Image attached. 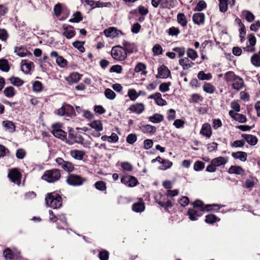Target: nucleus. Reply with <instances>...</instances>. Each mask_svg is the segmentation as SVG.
I'll return each instance as SVG.
<instances>
[{"mask_svg":"<svg viewBox=\"0 0 260 260\" xmlns=\"http://www.w3.org/2000/svg\"><path fill=\"white\" fill-rule=\"evenodd\" d=\"M45 202L47 206L53 209H58L62 206V199L59 193L52 192L46 194Z\"/></svg>","mask_w":260,"mask_h":260,"instance_id":"f257e3e1","label":"nucleus"},{"mask_svg":"<svg viewBox=\"0 0 260 260\" xmlns=\"http://www.w3.org/2000/svg\"><path fill=\"white\" fill-rule=\"evenodd\" d=\"M61 177L60 171L53 169L45 171L42 179L49 183H54L58 181Z\"/></svg>","mask_w":260,"mask_h":260,"instance_id":"f03ea898","label":"nucleus"},{"mask_svg":"<svg viewBox=\"0 0 260 260\" xmlns=\"http://www.w3.org/2000/svg\"><path fill=\"white\" fill-rule=\"evenodd\" d=\"M111 55L114 59L119 61H123L127 57L126 53L123 47L119 45L112 47Z\"/></svg>","mask_w":260,"mask_h":260,"instance_id":"7ed1b4c3","label":"nucleus"},{"mask_svg":"<svg viewBox=\"0 0 260 260\" xmlns=\"http://www.w3.org/2000/svg\"><path fill=\"white\" fill-rule=\"evenodd\" d=\"M56 114L67 117H72L76 115L74 107L66 103H64L62 107L56 111Z\"/></svg>","mask_w":260,"mask_h":260,"instance_id":"20e7f679","label":"nucleus"},{"mask_svg":"<svg viewBox=\"0 0 260 260\" xmlns=\"http://www.w3.org/2000/svg\"><path fill=\"white\" fill-rule=\"evenodd\" d=\"M84 139L82 135L79 133H74V131L70 130L69 133L68 139L67 140V143L69 144L74 143L83 144Z\"/></svg>","mask_w":260,"mask_h":260,"instance_id":"39448f33","label":"nucleus"},{"mask_svg":"<svg viewBox=\"0 0 260 260\" xmlns=\"http://www.w3.org/2000/svg\"><path fill=\"white\" fill-rule=\"evenodd\" d=\"M191 205H192V208L200 210L202 212L204 211H210L213 210V207H218V205L217 204H212V205H205L202 201L197 200L194 202L191 203Z\"/></svg>","mask_w":260,"mask_h":260,"instance_id":"423d86ee","label":"nucleus"},{"mask_svg":"<svg viewBox=\"0 0 260 260\" xmlns=\"http://www.w3.org/2000/svg\"><path fill=\"white\" fill-rule=\"evenodd\" d=\"M85 179L79 175L70 174L67 178L66 181L68 184L72 186L81 185Z\"/></svg>","mask_w":260,"mask_h":260,"instance_id":"0eeeda50","label":"nucleus"},{"mask_svg":"<svg viewBox=\"0 0 260 260\" xmlns=\"http://www.w3.org/2000/svg\"><path fill=\"white\" fill-rule=\"evenodd\" d=\"M8 177L14 183L19 185L21 183V174L17 169L14 168L10 170Z\"/></svg>","mask_w":260,"mask_h":260,"instance_id":"6e6552de","label":"nucleus"},{"mask_svg":"<svg viewBox=\"0 0 260 260\" xmlns=\"http://www.w3.org/2000/svg\"><path fill=\"white\" fill-rule=\"evenodd\" d=\"M121 182L128 187H134L138 184L137 179L131 175H124L121 178Z\"/></svg>","mask_w":260,"mask_h":260,"instance_id":"1a4fd4ad","label":"nucleus"},{"mask_svg":"<svg viewBox=\"0 0 260 260\" xmlns=\"http://www.w3.org/2000/svg\"><path fill=\"white\" fill-rule=\"evenodd\" d=\"M122 45L127 55V54L136 53L138 51V46L134 43H130L126 41H123L122 42Z\"/></svg>","mask_w":260,"mask_h":260,"instance_id":"9d476101","label":"nucleus"},{"mask_svg":"<svg viewBox=\"0 0 260 260\" xmlns=\"http://www.w3.org/2000/svg\"><path fill=\"white\" fill-rule=\"evenodd\" d=\"M55 161L66 171L72 172L74 169V167L71 162L66 161L61 157H57Z\"/></svg>","mask_w":260,"mask_h":260,"instance_id":"9b49d317","label":"nucleus"},{"mask_svg":"<svg viewBox=\"0 0 260 260\" xmlns=\"http://www.w3.org/2000/svg\"><path fill=\"white\" fill-rule=\"evenodd\" d=\"M171 75L170 71L165 65L161 66L158 68V73L156 75L157 78H167Z\"/></svg>","mask_w":260,"mask_h":260,"instance_id":"f8f14e48","label":"nucleus"},{"mask_svg":"<svg viewBox=\"0 0 260 260\" xmlns=\"http://www.w3.org/2000/svg\"><path fill=\"white\" fill-rule=\"evenodd\" d=\"M203 212L200 210L196 209L193 208H190L188 209L187 212V215L189 216V218L192 220H197L198 217L201 216L203 215Z\"/></svg>","mask_w":260,"mask_h":260,"instance_id":"ddd939ff","label":"nucleus"},{"mask_svg":"<svg viewBox=\"0 0 260 260\" xmlns=\"http://www.w3.org/2000/svg\"><path fill=\"white\" fill-rule=\"evenodd\" d=\"M212 134V132L210 124L208 123L203 124L200 131V134L209 138L211 137Z\"/></svg>","mask_w":260,"mask_h":260,"instance_id":"4468645a","label":"nucleus"},{"mask_svg":"<svg viewBox=\"0 0 260 260\" xmlns=\"http://www.w3.org/2000/svg\"><path fill=\"white\" fill-rule=\"evenodd\" d=\"M63 35L66 37V38L70 39L72 38L75 36L76 32L74 29V27L69 25L66 26L65 25H63Z\"/></svg>","mask_w":260,"mask_h":260,"instance_id":"2eb2a0df","label":"nucleus"},{"mask_svg":"<svg viewBox=\"0 0 260 260\" xmlns=\"http://www.w3.org/2000/svg\"><path fill=\"white\" fill-rule=\"evenodd\" d=\"M82 75L77 72H73L66 78V80L69 84H72L77 83L81 78Z\"/></svg>","mask_w":260,"mask_h":260,"instance_id":"dca6fc26","label":"nucleus"},{"mask_svg":"<svg viewBox=\"0 0 260 260\" xmlns=\"http://www.w3.org/2000/svg\"><path fill=\"white\" fill-rule=\"evenodd\" d=\"M145 208V204L143 200L140 198L138 202L135 203L132 206V209L135 212H142L144 211Z\"/></svg>","mask_w":260,"mask_h":260,"instance_id":"f3484780","label":"nucleus"},{"mask_svg":"<svg viewBox=\"0 0 260 260\" xmlns=\"http://www.w3.org/2000/svg\"><path fill=\"white\" fill-rule=\"evenodd\" d=\"M192 20L194 24L198 25L203 24L205 22V15L203 13H194L192 16Z\"/></svg>","mask_w":260,"mask_h":260,"instance_id":"a211bd4d","label":"nucleus"},{"mask_svg":"<svg viewBox=\"0 0 260 260\" xmlns=\"http://www.w3.org/2000/svg\"><path fill=\"white\" fill-rule=\"evenodd\" d=\"M140 129L143 133L151 135H153L156 131L155 126L150 124H143L140 127Z\"/></svg>","mask_w":260,"mask_h":260,"instance_id":"6ab92c4d","label":"nucleus"},{"mask_svg":"<svg viewBox=\"0 0 260 260\" xmlns=\"http://www.w3.org/2000/svg\"><path fill=\"white\" fill-rule=\"evenodd\" d=\"M104 33L105 35L107 37L114 38L118 36L119 34H121L122 32L120 30H117L116 28L113 27H110L104 30Z\"/></svg>","mask_w":260,"mask_h":260,"instance_id":"aec40b11","label":"nucleus"},{"mask_svg":"<svg viewBox=\"0 0 260 260\" xmlns=\"http://www.w3.org/2000/svg\"><path fill=\"white\" fill-rule=\"evenodd\" d=\"M128 110L133 113L140 114L144 110V105L142 103H137L131 105Z\"/></svg>","mask_w":260,"mask_h":260,"instance_id":"412c9836","label":"nucleus"},{"mask_svg":"<svg viewBox=\"0 0 260 260\" xmlns=\"http://www.w3.org/2000/svg\"><path fill=\"white\" fill-rule=\"evenodd\" d=\"M70 154L74 158L77 160H82L85 155V152L84 150L74 149L70 151Z\"/></svg>","mask_w":260,"mask_h":260,"instance_id":"4be33fe9","label":"nucleus"},{"mask_svg":"<svg viewBox=\"0 0 260 260\" xmlns=\"http://www.w3.org/2000/svg\"><path fill=\"white\" fill-rule=\"evenodd\" d=\"M242 137L250 145L254 146L257 143V138L256 136L249 134H242Z\"/></svg>","mask_w":260,"mask_h":260,"instance_id":"5701e85b","label":"nucleus"},{"mask_svg":"<svg viewBox=\"0 0 260 260\" xmlns=\"http://www.w3.org/2000/svg\"><path fill=\"white\" fill-rule=\"evenodd\" d=\"M232 87L237 90H240L244 87V81L243 79L239 76L232 82Z\"/></svg>","mask_w":260,"mask_h":260,"instance_id":"b1692460","label":"nucleus"},{"mask_svg":"<svg viewBox=\"0 0 260 260\" xmlns=\"http://www.w3.org/2000/svg\"><path fill=\"white\" fill-rule=\"evenodd\" d=\"M156 203L161 207L164 208L165 210H168L169 208L173 206V203L170 200L164 199L162 201L157 200Z\"/></svg>","mask_w":260,"mask_h":260,"instance_id":"393cba45","label":"nucleus"},{"mask_svg":"<svg viewBox=\"0 0 260 260\" xmlns=\"http://www.w3.org/2000/svg\"><path fill=\"white\" fill-rule=\"evenodd\" d=\"M177 22L183 28L187 27L188 21L184 13H178L177 15Z\"/></svg>","mask_w":260,"mask_h":260,"instance_id":"a878e982","label":"nucleus"},{"mask_svg":"<svg viewBox=\"0 0 260 260\" xmlns=\"http://www.w3.org/2000/svg\"><path fill=\"white\" fill-rule=\"evenodd\" d=\"M179 63L182 67L183 70H187L194 65V63L191 61L187 57L180 59L179 60Z\"/></svg>","mask_w":260,"mask_h":260,"instance_id":"bb28decb","label":"nucleus"},{"mask_svg":"<svg viewBox=\"0 0 260 260\" xmlns=\"http://www.w3.org/2000/svg\"><path fill=\"white\" fill-rule=\"evenodd\" d=\"M229 174H235L243 175L244 174V169L240 166H232L228 170Z\"/></svg>","mask_w":260,"mask_h":260,"instance_id":"cd10ccee","label":"nucleus"},{"mask_svg":"<svg viewBox=\"0 0 260 260\" xmlns=\"http://www.w3.org/2000/svg\"><path fill=\"white\" fill-rule=\"evenodd\" d=\"M232 156L235 159H239L242 161H245L247 160V153L243 151H238L236 152H233Z\"/></svg>","mask_w":260,"mask_h":260,"instance_id":"c85d7f7f","label":"nucleus"},{"mask_svg":"<svg viewBox=\"0 0 260 260\" xmlns=\"http://www.w3.org/2000/svg\"><path fill=\"white\" fill-rule=\"evenodd\" d=\"M21 70L25 74L28 73L31 68L34 67V63L32 62H26L25 60H22L21 62Z\"/></svg>","mask_w":260,"mask_h":260,"instance_id":"c756f323","label":"nucleus"},{"mask_svg":"<svg viewBox=\"0 0 260 260\" xmlns=\"http://www.w3.org/2000/svg\"><path fill=\"white\" fill-rule=\"evenodd\" d=\"M211 161L212 164L217 167L226 164L228 159L222 156H219L213 159Z\"/></svg>","mask_w":260,"mask_h":260,"instance_id":"7c9ffc66","label":"nucleus"},{"mask_svg":"<svg viewBox=\"0 0 260 260\" xmlns=\"http://www.w3.org/2000/svg\"><path fill=\"white\" fill-rule=\"evenodd\" d=\"M149 121L153 123H158L163 121L164 116L162 115L155 113L153 115L148 117Z\"/></svg>","mask_w":260,"mask_h":260,"instance_id":"2f4dec72","label":"nucleus"},{"mask_svg":"<svg viewBox=\"0 0 260 260\" xmlns=\"http://www.w3.org/2000/svg\"><path fill=\"white\" fill-rule=\"evenodd\" d=\"M88 125L96 130L97 132H99L103 130V124L101 121L99 120H94L90 123L88 124Z\"/></svg>","mask_w":260,"mask_h":260,"instance_id":"473e14b6","label":"nucleus"},{"mask_svg":"<svg viewBox=\"0 0 260 260\" xmlns=\"http://www.w3.org/2000/svg\"><path fill=\"white\" fill-rule=\"evenodd\" d=\"M203 88L205 92L210 94L213 93L216 90L215 87L212 84L208 82L204 83Z\"/></svg>","mask_w":260,"mask_h":260,"instance_id":"72a5a7b5","label":"nucleus"},{"mask_svg":"<svg viewBox=\"0 0 260 260\" xmlns=\"http://www.w3.org/2000/svg\"><path fill=\"white\" fill-rule=\"evenodd\" d=\"M251 63L256 67H260V51L258 53L253 54L251 57Z\"/></svg>","mask_w":260,"mask_h":260,"instance_id":"f704fd0d","label":"nucleus"},{"mask_svg":"<svg viewBox=\"0 0 260 260\" xmlns=\"http://www.w3.org/2000/svg\"><path fill=\"white\" fill-rule=\"evenodd\" d=\"M0 70L6 72H8L10 70V66L7 59H0Z\"/></svg>","mask_w":260,"mask_h":260,"instance_id":"c9c22d12","label":"nucleus"},{"mask_svg":"<svg viewBox=\"0 0 260 260\" xmlns=\"http://www.w3.org/2000/svg\"><path fill=\"white\" fill-rule=\"evenodd\" d=\"M52 134L55 137L60 139L62 140H66L67 142V134L66 132H65L62 129H61L60 131H57L56 132H54L53 133H52Z\"/></svg>","mask_w":260,"mask_h":260,"instance_id":"e433bc0d","label":"nucleus"},{"mask_svg":"<svg viewBox=\"0 0 260 260\" xmlns=\"http://www.w3.org/2000/svg\"><path fill=\"white\" fill-rule=\"evenodd\" d=\"M3 125L6 129L9 130L11 132L15 131V125L14 123L9 120H6L3 122Z\"/></svg>","mask_w":260,"mask_h":260,"instance_id":"4c0bfd02","label":"nucleus"},{"mask_svg":"<svg viewBox=\"0 0 260 260\" xmlns=\"http://www.w3.org/2000/svg\"><path fill=\"white\" fill-rule=\"evenodd\" d=\"M219 220L220 218H218L216 215L214 214H208L206 216L205 221L207 223L213 224Z\"/></svg>","mask_w":260,"mask_h":260,"instance_id":"58836bf2","label":"nucleus"},{"mask_svg":"<svg viewBox=\"0 0 260 260\" xmlns=\"http://www.w3.org/2000/svg\"><path fill=\"white\" fill-rule=\"evenodd\" d=\"M83 19L82 14L80 12L77 11L73 15V18L69 20V22L72 23H78Z\"/></svg>","mask_w":260,"mask_h":260,"instance_id":"ea45409f","label":"nucleus"},{"mask_svg":"<svg viewBox=\"0 0 260 260\" xmlns=\"http://www.w3.org/2000/svg\"><path fill=\"white\" fill-rule=\"evenodd\" d=\"M212 77L211 73L206 74L203 71H200L198 74V78L200 80H209Z\"/></svg>","mask_w":260,"mask_h":260,"instance_id":"a19ab883","label":"nucleus"},{"mask_svg":"<svg viewBox=\"0 0 260 260\" xmlns=\"http://www.w3.org/2000/svg\"><path fill=\"white\" fill-rule=\"evenodd\" d=\"M4 93L8 98H12L15 94V89L12 86L7 87L4 90Z\"/></svg>","mask_w":260,"mask_h":260,"instance_id":"79ce46f5","label":"nucleus"},{"mask_svg":"<svg viewBox=\"0 0 260 260\" xmlns=\"http://www.w3.org/2000/svg\"><path fill=\"white\" fill-rule=\"evenodd\" d=\"M218 1L220 11L225 13L228 10V0H218Z\"/></svg>","mask_w":260,"mask_h":260,"instance_id":"37998d69","label":"nucleus"},{"mask_svg":"<svg viewBox=\"0 0 260 260\" xmlns=\"http://www.w3.org/2000/svg\"><path fill=\"white\" fill-rule=\"evenodd\" d=\"M15 52L20 57H24L26 55L28 51L22 47H16Z\"/></svg>","mask_w":260,"mask_h":260,"instance_id":"c03bdc74","label":"nucleus"},{"mask_svg":"<svg viewBox=\"0 0 260 260\" xmlns=\"http://www.w3.org/2000/svg\"><path fill=\"white\" fill-rule=\"evenodd\" d=\"M160 164H162V166L160 167L159 169L162 170H167V169L170 168L172 165L173 163L172 161H170L168 159H162Z\"/></svg>","mask_w":260,"mask_h":260,"instance_id":"a18cd8bd","label":"nucleus"},{"mask_svg":"<svg viewBox=\"0 0 260 260\" xmlns=\"http://www.w3.org/2000/svg\"><path fill=\"white\" fill-rule=\"evenodd\" d=\"M237 77H238V76L236 75L232 71L228 72L224 75V79L228 82H232Z\"/></svg>","mask_w":260,"mask_h":260,"instance_id":"49530a36","label":"nucleus"},{"mask_svg":"<svg viewBox=\"0 0 260 260\" xmlns=\"http://www.w3.org/2000/svg\"><path fill=\"white\" fill-rule=\"evenodd\" d=\"M146 69V66H145V64L142 62H139L136 66L134 70L136 73H139L141 71H142L143 74L146 75L147 73V72L145 71Z\"/></svg>","mask_w":260,"mask_h":260,"instance_id":"de8ad7c7","label":"nucleus"},{"mask_svg":"<svg viewBox=\"0 0 260 260\" xmlns=\"http://www.w3.org/2000/svg\"><path fill=\"white\" fill-rule=\"evenodd\" d=\"M56 62L59 67L62 68H66L68 64L67 60L61 56H59L56 58Z\"/></svg>","mask_w":260,"mask_h":260,"instance_id":"09e8293b","label":"nucleus"},{"mask_svg":"<svg viewBox=\"0 0 260 260\" xmlns=\"http://www.w3.org/2000/svg\"><path fill=\"white\" fill-rule=\"evenodd\" d=\"M95 188L100 191H105L106 190V183L103 181H96L94 184Z\"/></svg>","mask_w":260,"mask_h":260,"instance_id":"8fccbe9b","label":"nucleus"},{"mask_svg":"<svg viewBox=\"0 0 260 260\" xmlns=\"http://www.w3.org/2000/svg\"><path fill=\"white\" fill-rule=\"evenodd\" d=\"M3 255L6 259H12L14 258V253L9 248H7L4 250Z\"/></svg>","mask_w":260,"mask_h":260,"instance_id":"3c124183","label":"nucleus"},{"mask_svg":"<svg viewBox=\"0 0 260 260\" xmlns=\"http://www.w3.org/2000/svg\"><path fill=\"white\" fill-rule=\"evenodd\" d=\"M84 42L76 41L73 43V46L77 48L80 52H84L85 51V48L83 46Z\"/></svg>","mask_w":260,"mask_h":260,"instance_id":"603ef678","label":"nucleus"},{"mask_svg":"<svg viewBox=\"0 0 260 260\" xmlns=\"http://www.w3.org/2000/svg\"><path fill=\"white\" fill-rule=\"evenodd\" d=\"M10 81L12 84L16 86H20L24 83V82L18 77H12L10 78Z\"/></svg>","mask_w":260,"mask_h":260,"instance_id":"864d4df0","label":"nucleus"},{"mask_svg":"<svg viewBox=\"0 0 260 260\" xmlns=\"http://www.w3.org/2000/svg\"><path fill=\"white\" fill-rule=\"evenodd\" d=\"M105 96L111 100L115 99L116 96L115 93L111 89L107 88L104 92Z\"/></svg>","mask_w":260,"mask_h":260,"instance_id":"5fc2aeb1","label":"nucleus"},{"mask_svg":"<svg viewBox=\"0 0 260 260\" xmlns=\"http://www.w3.org/2000/svg\"><path fill=\"white\" fill-rule=\"evenodd\" d=\"M156 98L155 102L157 105L165 106L167 105V102L161 98V95L159 92H156Z\"/></svg>","mask_w":260,"mask_h":260,"instance_id":"6e6d98bb","label":"nucleus"},{"mask_svg":"<svg viewBox=\"0 0 260 260\" xmlns=\"http://www.w3.org/2000/svg\"><path fill=\"white\" fill-rule=\"evenodd\" d=\"M207 7V4L204 1H200L194 9V11H201Z\"/></svg>","mask_w":260,"mask_h":260,"instance_id":"4d7b16f0","label":"nucleus"},{"mask_svg":"<svg viewBox=\"0 0 260 260\" xmlns=\"http://www.w3.org/2000/svg\"><path fill=\"white\" fill-rule=\"evenodd\" d=\"M161 6L163 8H170L174 5V0H160Z\"/></svg>","mask_w":260,"mask_h":260,"instance_id":"13d9d810","label":"nucleus"},{"mask_svg":"<svg viewBox=\"0 0 260 260\" xmlns=\"http://www.w3.org/2000/svg\"><path fill=\"white\" fill-rule=\"evenodd\" d=\"M245 140H236L231 143L230 145L233 148L243 147L245 145Z\"/></svg>","mask_w":260,"mask_h":260,"instance_id":"bf43d9fd","label":"nucleus"},{"mask_svg":"<svg viewBox=\"0 0 260 260\" xmlns=\"http://www.w3.org/2000/svg\"><path fill=\"white\" fill-rule=\"evenodd\" d=\"M180 32L179 29L178 27L174 26L171 27L169 29L168 33L169 35L171 36H177Z\"/></svg>","mask_w":260,"mask_h":260,"instance_id":"052dcab7","label":"nucleus"},{"mask_svg":"<svg viewBox=\"0 0 260 260\" xmlns=\"http://www.w3.org/2000/svg\"><path fill=\"white\" fill-rule=\"evenodd\" d=\"M187 55L192 60H194L198 56L197 52L192 49L189 48L187 50Z\"/></svg>","mask_w":260,"mask_h":260,"instance_id":"680f3d73","label":"nucleus"},{"mask_svg":"<svg viewBox=\"0 0 260 260\" xmlns=\"http://www.w3.org/2000/svg\"><path fill=\"white\" fill-rule=\"evenodd\" d=\"M243 13H245V18L248 22H251L254 20L255 16L251 12L245 11Z\"/></svg>","mask_w":260,"mask_h":260,"instance_id":"e2e57ef3","label":"nucleus"},{"mask_svg":"<svg viewBox=\"0 0 260 260\" xmlns=\"http://www.w3.org/2000/svg\"><path fill=\"white\" fill-rule=\"evenodd\" d=\"M152 51L154 55H158L162 53V48L159 44H157L153 46Z\"/></svg>","mask_w":260,"mask_h":260,"instance_id":"0e129e2a","label":"nucleus"},{"mask_svg":"<svg viewBox=\"0 0 260 260\" xmlns=\"http://www.w3.org/2000/svg\"><path fill=\"white\" fill-rule=\"evenodd\" d=\"M122 71V68L121 66L116 64L112 66L110 69L109 72L111 73H116L118 74L121 73Z\"/></svg>","mask_w":260,"mask_h":260,"instance_id":"69168bd1","label":"nucleus"},{"mask_svg":"<svg viewBox=\"0 0 260 260\" xmlns=\"http://www.w3.org/2000/svg\"><path fill=\"white\" fill-rule=\"evenodd\" d=\"M137 140V137L136 134H129L126 137V142L129 144H133L135 142H136Z\"/></svg>","mask_w":260,"mask_h":260,"instance_id":"338daca9","label":"nucleus"},{"mask_svg":"<svg viewBox=\"0 0 260 260\" xmlns=\"http://www.w3.org/2000/svg\"><path fill=\"white\" fill-rule=\"evenodd\" d=\"M109 253L107 250H103L99 253L100 260H108Z\"/></svg>","mask_w":260,"mask_h":260,"instance_id":"774afa93","label":"nucleus"}]
</instances>
